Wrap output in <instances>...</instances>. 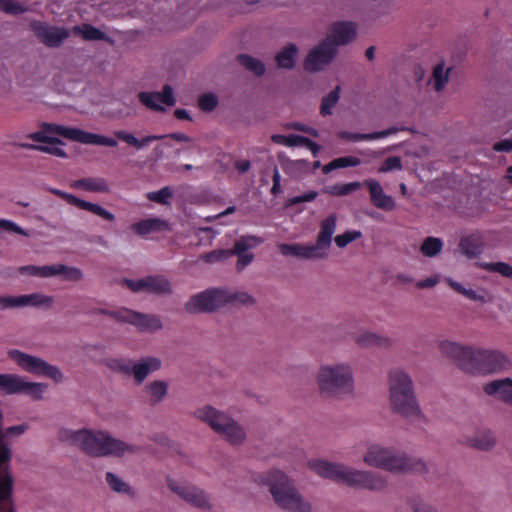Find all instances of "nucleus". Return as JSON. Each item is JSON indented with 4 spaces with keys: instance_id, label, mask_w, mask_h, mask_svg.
Wrapping results in <instances>:
<instances>
[{
    "instance_id": "obj_1",
    "label": "nucleus",
    "mask_w": 512,
    "mask_h": 512,
    "mask_svg": "<svg viewBox=\"0 0 512 512\" xmlns=\"http://www.w3.org/2000/svg\"><path fill=\"white\" fill-rule=\"evenodd\" d=\"M59 137L85 145L106 147H116L118 145L117 141L111 137L58 124H44L39 131L30 133L27 136V138L39 144L18 143L17 145L25 149L40 151L59 158H67V153L62 148L64 143Z\"/></svg>"
},
{
    "instance_id": "obj_2",
    "label": "nucleus",
    "mask_w": 512,
    "mask_h": 512,
    "mask_svg": "<svg viewBox=\"0 0 512 512\" xmlns=\"http://www.w3.org/2000/svg\"><path fill=\"white\" fill-rule=\"evenodd\" d=\"M306 466L321 478L329 479L349 487L382 491L388 486L386 478L374 471L356 469L342 463L330 462L320 458H310Z\"/></svg>"
},
{
    "instance_id": "obj_3",
    "label": "nucleus",
    "mask_w": 512,
    "mask_h": 512,
    "mask_svg": "<svg viewBox=\"0 0 512 512\" xmlns=\"http://www.w3.org/2000/svg\"><path fill=\"white\" fill-rule=\"evenodd\" d=\"M268 487L274 503L288 512H313L312 503L297 489L294 480L280 469H270L259 477Z\"/></svg>"
},
{
    "instance_id": "obj_4",
    "label": "nucleus",
    "mask_w": 512,
    "mask_h": 512,
    "mask_svg": "<svg viewBox=\"0 0 512 512\" xmlns=\"http://www.w3.org/2000/svg\"><path fill=\"white\" fill-rule=\"evenodd\" d=\"M362 461L368 467L392 474H404L425 467L422 460L412 458L401 450L377 442H370L366 445Z\"/></svg>"
},
{
    "instance_id": "obj_5",
    "label": "nucleus",
    "mask_w": 512,
    "mask_h": 512,
    "mask_svg": "<svg viewBox=\"0 0 512 512\" xmlns=\"http://www.w3.org/2000/svg\"><path fill=\"white\" fill-rule=\"evenodd\" d=\"M315 381L319 391L327 396L352 394L354 391V371L348 361L321 364Z\"/></svg>"
},
{
    "instance_id": "obj_6",
    "label": "nucleus",
    "mask_w": 512,
    "mask_h": 512,
    "mask_svg": "<svg viewBox=\"0 0 512 512\" xmlns=\"http://www.w3.org/2000/svg\"><path fill=\"white\" fill-rule=\"evenodd\" d=\"M193 416L208 425L213 432L232 446H242L247 439L245 428L236 419L211 405L197 408Z\"/></svg>"
},
{
    "instance_id": "obj_7",
    "label": "nucleus",
    "mask_w": 512,
    "mask_h": 512,
    "mask_svg": "<svg viewBox=\"0 0 512 512\" xmlns=\"http://www.w3.org/2000/svg\"><path fill=\"white\" fill-rule=\"evenodd\" d=\"M81 450L91 457H123L134 454L137 448L115 438L104 429L85 428Z\"/></svg>"
},
{
    "instance_id": "obj_8",
    "label": "nucleus",
    "mask_w": 512,
    "mask_h": 512,
    "mask_svg": "<svg viewBox=\"0 0 512 512\" xmlns=\"http://www.w3.org/2000/svg\"><path fill=\"white\" fill-rule=\"evenodd\" d=\"M465 372L471 374H490L502 370L508 364L506 355L495 349L471 347Z\"/></svg>"
},
{
    "instance_id": "obj_9",
    "label": "nucleus",
    "mask_w": 512,
    "mask_h": 512,
    "mask_svg": "<svg viewBox=\"0 0 512 512\" xmlns=\"http://www.w3.org/2000/svg\"><path fill=\"white\" fill-rule=\"evenodd\" d=\"M7 355L19 369L27 373L36 376L48 377L56 383H60L64 379L62 371L57 366L49 364L40 357L25 353L18 349H9L7 351Z\"/></svg>"
},
{
    "instance_id": "obj_10",
    "label": "nucleus",
    "mask_w": 512,
    "mask_h": 512,
    "mask_svg": "<svg viewBox=\"0 0 512 512\" xmlns=\"http://www.w3.org/2000/svg\"><path fill=\"white\" fill-rule=\"evenodd\" d=\"M166 485L171 492L186 503L201 509L210 507V497L198 486L173 477L166 478Z\"/></svg>"
},
{
    "instance_id": "obj_11",
    "label": "nucleus",
    "mask_w": 512,
    "mask_h": 512,
    "mask_svg": "<svg viewBox=\"0 0 512 512\" xmlns=\"http://www.w3.org/2000/svg\"><path fill=\"white\" fill-rule=\"evenodd\" d=\"M389 406L393 413L410 422H422L425 416L416 399L415 392H398L388 395Z\"/></svg>"
},
{
    "instance_id": "obj_12",
    "label": "nucleus",
    "mask_w": 512,
    "mask_h": 512,
    "mask_svg": "<svg viewBox=\"0 0 512 512\" xmlns=\"http://www.w3.org/2000/svg\"><path fill=\"white\" fill-rule=\"evenodd\" d=\"M225 306V289H207L191 297L185 304L190 313L210 312Z\"/></svg>"
},
{
    "instance_id": "obj_13",
    "label": "nucleus",
    "mask_w": 512,
    "mask_h": 512,
    "mask_svg": "<svg viewBox=\"0 0 512 512\" xmlns=\"http://www.w3.org/2000/svg\"><path fill=\"white\" fill-rule=\"evenodd\" d=\"M338 49L335 45L323 39L308 53L304 68L310 72H318L329 66L337 55Z\"/></svg>"
},
{
    "instance_id": "obj_14",
    "label": "nucleus",
    "mask_w": 512,
    "mask_h": 512,
    "mask_svg": "<svg viewBox=\"0 0 512 512\" xmlns=\"http://www.w3.org/2000/svg\"><path fill=\"white\" fill-rule=\"evenodd\" d=\"M116 319L134 325L141 332L154 333L163 328L160 317L152 314H142L129 309L115 313Z\"/></svg>"
},
{
    "instance_id": "obj_15",
    "label": "nucleus",
    "mask_w": 512,
    "mask_h": 512,
    "mask_svg": "<svg viewBox=\"0 0 512 512\" xmlns=\"http://www.w3.org/2000/svg\"><path fill=\"white\" fill-rule=\"evenodd\" d=\"M357 35L358 25L356 22L336 21L329 26L324 39L335 45V48L338 49L339 46L348 45L353 42L357 38Z\"/></svg>"
},
{
    "instance_id": "obj_16",
    "label": "nucleus",
    "mask_w": 512,
    "mask_h": 512,
    "mask_svg": "<svg viewBox=\"0 0 512 512\" xmlns=\"http://www.w3.org/2000/svg\"><path fill=\"white\" fill-rule=\"evenodd\" d=\"M138 99L146 108L154 111H165L176 102L174 91L169 85H165L161 92H140Z\"/></svg>"
},
{
    "instance_id": "obj_17",
    "label": "nucleus",
    "mask_w": 512,
    "mask_h": 512,
    "mask_svg": "<svg viewBox=\"0 0 512 512\" xmlns=\"http://www.w3.org/2000/svg\"><path fill=\"white\" fill-rule=\"evenodd\" d=\"M49 191L51 193H53L54 195L61 197L67 203L74 205L79 209L89 211V212L101 217L104 220H107L110 222L115 220L114 214L99 204L88 202L86 200H82V199L74 196L73 194L64 192V191L56 189V188H50Z\"/></svg>"
},
{
    "instance_id": "obj_18",
    "label": "nucleus",
    "mask_w": 512,
    "mask_h": 512,
    "mask_svg": "<svg viewBox=\"0 0 512 512\" xmlns=\"http://www.w3.org/2000/svg\"><path fill=\"white\" fill-rule=\"evenodd\" d=\"M337 220V215L332 213L320 222V230L318 232L316 244H314V246L321 254L323 259L327 258L329 255V249L331 247L333 235L337 228Z\"/></svg>"
},
{
    "instance_id": "obj_19",
    "label": "nucleus",
    "mask_w": 512,
    "mask_h": 512,
    "mask_svg": "<svg viewBox=\"0 0 512 512\" xmlns=\"http://www.w3.org/2000/svg\"><path fill=\"white\" fill-rule=\"evenodd\" d=\"M263 240L257 236H242L240 237L234 245V248L231 249L232 255L238 256L237 261V269L242 270L246 266L252 263L254 260V254L249 252V250L256 248L260 245Z\"/></svg>"
},
{
    "instance_id": "obj_20",
    "label": "nucleus",
    "mask_w": 512,
    "mask_h": 512,
    "mask_svg": "<svg viewBox=\"0 0 512 512\" xmlns=\"http://www.w3.org/2000/svg\"><path fill=\"white\" fill-rule=\"evenodd\" d=\"M31 28L40 41L49 47L59 46L69 36L65 28L48 26L38 21L31 23Z\"/></svg>"
},
{
    "instance_id": "obj_21",
    "label": "nucleus",
    "mask_w": 512,
    "mask_h": 512,
    "mask_svg": "<svg viewBox=\"0 0 512 512\" xmlns=\"http://www.w3.org/2000/svg\"><path fill=\"white\" fill-rule=\"evenodd\" d=\"M471 347L462 345L450 340H441L438 343V349L442 355L452 359L456 365L464 371L466 363L471 353Z\"/></svg>"
},
{
    "instance_id": "obj_22",
    "label": "nucleus",
    "mask_w": 512,
    "mask_h": 512,
    "mask_svg": "<svg viewBox=\"0 0 512 512\" xmlns=\"http://www.w3.org/2000/svg\"><path fill=\"white\" fill-rule=\"evenodd\" d=\"M364 185L367 187L372 204L385 211L395 209L396 203L392 196L385 193L382 185L376 179H366Z\"/></svg>"
},
{
    "instance_id": "obj_23",
    "label": "nucleus",
    "mask_w": 512,
    "mask_h": 512,
    "mask_svg": "<svg viewBox=\"0 0 512 512\" xmlns=\"http://www.w3.org/2000/svg\"><path fill=\"white\" fill-rule=\"evenodd\" d=\"M61 277L64 281L78 282L83 279L81 269L74 266H66L61 263L43 265L41 278Z\"/></svg>"
},
{
    "instance_id": "obj_24",
    "label": "nucleus",
    "mask_w": 512,
    "mask_h": 512,
    "mask_svg": "<svg viewBox=\"0 0 512 512\" xmlns=\"http://www.w3.org/2000/svg\"><path fill=\"white\" fill-rule=\"evenodd\" d=\"M414 384L411 375L402 368L391 369L388 373V395L398 392H413Z\"/></svg>"
},
{
    "instance_id": "obj_25",
    "label": "nucleus",
    "mask_w": 512,
    "mask_h": 512,
    "mask_svg": "<svg viewBox=\"0 0 512 512\" xmlns=\"http://www.w3.org/2000/svg\"><path fill=\"white\" fill-rule=\"evenodd\" d=\"M278 250L284 256H294L300 259H323L314 244H285L277 245Z\"/></svg>"
},
{
    "instance_id": "obj_26",
    "label": "nucleus",
    "mask_w": 512,
    "mask_h": 512,
    "mask_svg": "<svg viewBox=\"0 0 512 512\" xmlns=\"http://www.w3.org/2000/svg\"><path fill=\"white\" fill-rule=\"evenodd\" d=\"M161 368V360L156 357H145L138 361H132L131 375L137 383H142L148 375Z\"/></svg>"
},
{
    "instance_id": "obj_27",
    "label": "nucleus",
    "mask_w": 512,
    "mask_h": 512,
    "mask_svg": "<svg viewBox=\"0 0 512 512\" xmlns=\"http://www.w3.org/2000/svg\"><path fill=\"white\" fill-rule=\"evenodd\" d=\"M485 393L512 405V380H494L484 385Z\"/></svg>"
},
{
    "instance_id": "obj_28",
    "label": "nucleus",
    "mask_w": 512,
    "mask_h": 512,
    "mask_svg": "<svg viewBox=\"0 0 512 512\" xmlns=\"http://www.w3.org/2000/svg\"><path fill=\"white\" fill-rule=\"evenodd\" d=\"M484 249V242L480 234L472 233L463 236L459 242V251L467 258L478 257Z\"/></svg>"
},
{
    "instance_id": "obj_29",
    "label": "nucleus",
    "mask_w": 512,
    "mask_h": 512,
    "mask_svg": "<svg viewBox=\"0 0 512 512\" xmlns=\"http://www.w3.org/2000/svg\"><path fill=\"white\" fill-rule=\"evenodd\" d=\"M54 304L52 296L43 293H31L17 296V308L37 307L51 308Z\"/></svg>"
},
{
    "instance_id": "obj_30",
    "label": "nucleus",
    "mask_w": 512,
    "mask_h": 512,
    "mask_svg": "<svg viewBox=\"0 0 512 512\" xmlns=\"http://www.w3.org/2000/svg\"><path fill=\"white\" fill-rule=\"evenodd\" d=\"M401 129L397 127H391L386 130L373 132V133H367V134H361V133H353L348 131H341L338 133V136L342 139L351 141V142H359V141H372L377 139L386 138L392 134L397 133Z\"/></svg>"
},
{
    "instance_id": "obj_31",
    "label": "nucleus",
    "mask_w": 512,
    "mask_h": 512,
    "mask_svg": "<svg viewBox=\"0 0 512 512\" xmlns=\"http://www.w3.org/2000/svg\"><path fill=\"white\" fill-rule=\"evenodd\" d=\"M465 442L475 448L487 450L496 443L494 433L489 429H478L471 436H467Z\"/></svg>"
},
{
    "instance_id": "obj_32",
    "label": "nucleus",
    "mask_w": 512,
    "mask_h": 512,
    "mask_svg": "<svg viewBox=\"0 0 512 512\" xmlns=\"http://www.w3.org/2000/svg\"><path fill=\"white\" fill-rule=\"evenodd\" d=\"M71 187L94 193H107L110 190L107 181L102 177L82 178L72 182Z\"/></svg>"
},
{
    "instance_id": "obj_33",
    "label": "nucleus",
    "mask_w": 512,
    "mask_h": 512,
    "mask_svg": "<svg viewBox=\"0 0 512 512\" xmlns=\"http://www.w3.org/2000/svg\"><path fill=\"white\" fill-rule=\"evenodd\" d=\"M85 428L71 429L61 427L57 431V439L63 444L75 446L81 450Z\"/></svg>"
},
{
    "instance_id": "obj_34",
    "label": "nucleus",
    "mask_w": 512,
    "mask_h": 512,
    "mask_svg": "<svg viewBox=\"0 0 512 512\" xmlns=\"http://www.w3.org/2000/svg\"><path fill=\"white\" fill-rule=\"evenodd\" d=\"M450 72L451 67L446 66L444 63H438L434 66L429 83L436 92H440L446 87Z\"/></svg>"
},
{
    "instance_id": "obj_35",
    "label": "nucleus",
    "mask_w": 512,
    "mask_h": 512,
    "mask_svg": "<svg viewBox=\"0 0 512 512\" xmlns=\"http://www.w3.org/2000/svg\"><path fill=\"white\" fill-rule=\"evenodd\" d=\"M166 228V222L156 217L141 220L131 226V229L140 236H144L152 232L162 231Z\"/></svg>"
},
{
    "instance_id": "obj_36",
    "label": "nucleus",
    "mask_w": 512,
    "mask_h": 512,
    "mask_svg": "<svg viewBox=\"0 0 512 512\" xmlns=\"http://www.w3.org/2000/svg\"><path fill=\"white\" fill-rule=\"evenodd\" d=\"M144 390L149 402L158 404L167 396L168 384L163 380H156L147 384Z\"/></svg>"
},
{
    "instance_id": "obj_37",
    "label": "nucleus",
    "mask_w": 512,
    "mask_h": 512,
    "mask_svg": "<svg viewBox=\"0 0 512 512\" xmlns=\"http://www.w3.org/2000/svg\"><path fill=\"white\" fill-rule=\"evenodd\" d=\"M256 303L255 298L246 291L225 289V305L234 307L252 306Z\"/></svg>"
},
{
    "instance_id": "obj_38",
    "label": "nucleus",
    "mask_w": 512,
    "mask_h": 512,
    "mask_svg": "<svg viewBox=\"0 0 512 512\" xmlns=\"http://www.w3.org/2000/svg\"><path fill=\"white\" fill-rule=\"evenodd\" d=\"M114 134L119 140L124 141L128 145L136 148L137 150H140L144 148L146 145H148L150 142L159 140L163 137V135H148L143 137L142 139H138L133 134L124 130L116 131Z\"/></svg>"
},
{
    "instance_id": "obj_39",
    "label": "nucleus",
    "mask_w": 512,
    "mask_h": 512,
    "mask_svg": "<svg viewBox=\"0 0 512 512\" xmlns=\"http://www.w3.org/2000/svg\"><path fill=\"white\" fill-rule=\"evenodd\" d=\"M297 55V47L294 44L287 45L276 55L278 66L284 69L293 68L297 60Z\"/></svg>"
},
{
    "instance_id": "obj_40",
    "label": "nucleus",
    "mask_w": 512,
    "mask_h": 512,
    "mask_svg": "<svg viewBox=\"0 0 512 512\" xmlns=\"http://www.w3.org/2000/svg\"><path fill=\"white\" fill-rule=\"evenodd\" d=\"M105 480L108 486L116 493L124 494L129 497H133L135 492L133 488L124 481L120 476L116 475L112 472H107L105 475Z\"/></svg>"
},
{
    "instance_id": "obj_41",
    "label": "nucleus",
    "mask_w": 512,
    "mask_h": 512,
    "mask_svg": "<svg viewBox=\"0 0 512 512\" xmlns=\"http://www.w3.org/2000/svg\"><path fill=\"white\" fill-rule=\"evenodd\" d=\"M171 284L164 276H148L147 277V292L154 294H168L171 293Z\"/></svg>"
},
{
    "instance_id": "obj_42",
    "label": "nucleus",
    "mask_w": 512,
    "mask_h": 512,
    "mask_svg": "<svg viewBox=\"0 0 512 512\" xmlns=\"http://www.w3.org/2000/svg\"><path fill=\"white\" fill-rule=\"evenodd\" d=\"M2 481V486L0 488V512H13L12 481L7 477Z\"/></svg>"
},
{
    "instance_id": "obj_43",
    "label": "nucleus",
    "mask_w": 512,
    "mask_h": 512,
    "mask_svg": "<svg viewBox=\"0 0 512 512\" xmlns=\"http://www.w3.org/2000/svg\"><path fill=\"white\" fill-rule=\"evenodd\" d=\"M361 164V160L358 157L354 156H345L334 159L328 164H325L322 167V171L325 174L332 172L335 169L339 168H347V167H356Z\"/></svg>"
},
{
    "instance_id": "obj_44",
    "label": "nucleus",
    "mask_w": 512,
    "mask_h": 512,
    "mask_svg": "<svg viewBox=\"0 0 512 512\" xmlns=\"http://www.w3.org/2000/svg\"><path fill=\"white\" fill-rule=\"evenodd\" d=\"M443 248V241L437 237H427L420 246V252L423 256L433 258L437 256Z\"/></svg>"
},
{
    "instance_id": "obj_45",
    "label": "nucleus",
    "mask_w": 512,
    "mask_h": 512,
    "mask_svg": "<svg viewBox=\"0 0 512 512\" xmlns=\"http://www.w3.org/2000/svg\"><path fill=\"white\" fill-rule=\"evenodd\" d=\"M105 365L114 372L131 375V359L117 357L108 358L105 360Z\"/></svg>"
},
{
    "instance_id": "obj_46",
    "label": "nucleus",
    "mask_w": 512,
    "mask_h": 512,
    "mask_svg": "<svg viewBox=\"0 0 512 512\" xmlns=\"http://www.w3.org/2000/svg\"><path fill=\"white\" fill-rule=\"evenodd\" d=\"M362 187L360 182H349L345 184H335L325 189V192L333 196H344L351 194Z\"/></svg>"
},
{
    "instance_id": "obj_47",
    "label": "nucleus",
    "mask_w": 512,
    "mask_h": 512,
    "mask_svg": "<svg viewBox=\"0 0 512 512\" xmlns=\"http://www.w3.org/2000/svg\"><path fill=\"white\" fill-rule=\"evenodd\" d=\"M340 98V87L337 86L328 95H326L321 102L320 113L322 116L331 115L333 108Z\"/></svg>"
},
{
    "instance_id": "obj_48",
    "label": "nucleus",
    "mask_w": 512,
    "mask_h": 512,
    "mask_svg": "<svg viewBox=\"0 0 512 512\" xmlns=\"http://www.w3.org/2000/svg\"><path fill=\"white\" fill-rule=\"evenodd\" d=\"M446 281L452 289H454L456 292L462 294L466 298L473 300V301L482 302V303L486 302L485 296L477 293L475 290L467 289L462 284H460L452 279H447Z\"/></svg>"
},
{
    "instance_id": "obj_49",
    "label": "nucleus",
    "mask_w": 512,
    "mask_h": 512,
    "mask_svg": "<svg viewBox=\"0 0 512 512\" xmlns=\"http://www.w3.org/2000/svg\"><path fill=\"white\" fill-rule=\"evenodd\" d=\"M239 63L245 67L246 69L250 70L256 75H262L265 72L264 64L251 56L248 55H240L238 57Z\"/></svg>"
},
{
    "instance_id": "obj_50",
    "label": "nucleus",
    "mask_w": 512,
    "mask_h": 512,
    "mask_svg": "<svg viewBox=\"0 0 512 512\" xmlns=\"http://www.w3.org/2000/svg\"><path fill=\"white\" fill-rule=\"evenodd\" d=\"M73 31L86 40H102L105 37L103 32L91 25L75 26Z\"/></svg>"
},
{
    "instance_id": "obj_51",
    "label": "nucleus",
    "mask_w": 512,
    "mask_h": 512,
    "mask_svg": "<svg viewBox=\"0 0 512 512\" xmlns=\"http://www.w3.org/2000/svg\"><path fill=\"white\" fill-rule=\"evenodd\" d=\"M0 10L9 15H19L28 11V7L16 0H0Z\"/></svg>"
},
{
    "instance_id": "obj_52",
    "label": "nucleus",
    "mask_w": 512,
    "mask_h": 512,
    "mask_svg": "<svg viewBox=\"0 0 512 512\" xmlns=\"http://www.w3.org/2000/svg\"><path fill=\"white\" fill-rule=\"evenodd\" d=\"M355 342L362 347L379 345L381 337L373 332L364 331L355 336Z\"/></svg>"
},
{
    "instance_id": "obj_53",
    "label": "nucleus",
    "mask_w": 512,
    "mask_h": 512,
    "mask_svg": "<svg viewBox=\"0 0 512 512\" xmlns=\"http://www.w3.org/2000/svg\"><path fill=\"white\" fill-rule=\"evenodd\" d=\"M362 233L359 230H348L334 238L337 247L345 248L351 242L361 238Z\"/></svg>"
},
{
    "instance_id": "obj_54",
    "label": "nucleus",
    "mask_w": 512,
    "mask_h": 512,
    "mask_svg": "<svg viewBox=\"0 0 512 512\" xmlns=\"http://www.w3.org/2000/svg\"><path fill=\"white\" fill-rule=\"evenodd\" d=\"M480 266L490 272H498L499 274L512 278V266L504 262L482 263Z\"/></svg>"
},
{
    "instance_id": "obj_55",
    "label": "nucleus",
    "mask_w": 512,
    "mask_h": 512,
    "mask_svg": "<svg viewBox=\"0 0 512 512\" xmlns=\"http://www.w3.org/2000/svg\"><path fill=\"white\" fill-rule=\"evenodd\" d=\"M172 197V191L169 187H164L158 191H152L147 194L150 201L160 204H167Z\"/></svg>"
},
{
    "instance_id": "obj_56",
    "label": "nucleus",
    "mask_w": 512,
    "mask_h": 512,
    "mask_svg": "<svg viewBox=\"0 0 512 512\" xmlns=\"http://www.w3.org/2000/svg\"><path fill=\"white\" fill-rule=\"evenodd\" d=\"M410 506L413 512H438L437 507L433 503L421 498L413 499Z\"/></svg>"
},
{
    "instance_id": "obj_57",
    "label": "nucleus",
    "mask_w": 512,
    "mask_h": 512,
    "mask_svg": "<svg viewBox=\"0 0 512 512\" xmlns=\"http://www.w3.org/2000/svg\"><path fill=\"white\" fill-rule=\"evenodd\" d=\"M402 170V160L398 156L388 157L382 165L379 167V173H388L391 171H399Z\"/></svg>"
},
{
    "instance_id": "obj_58",
    "label": "nucleus",
    "mask_w": 512,
    "mask_h": 512,
    "mask_svg": "<svg viewBox=\"0 0 512 512\" xmlns=\"http://www.w3.org/2000/svg\"><path fill=\"white\" fill-rule=\"evenodd\" d=\"M199 107L203 111H212L218 104V98L215 94H203L198 101Z\"/></svg>"
},
{
    "instance_id": "obj_59",
    "label": "nucleus",
    "mask_w": 512,
    "mask_h": 512,
    "mask_svg": "<svg viewBox=\"0 0 512 512\" xmlns=\"http://www.w3.org/2000/svg\"><path fill=\"white\" fill-rule=\"evenodd\" d=\"M232 256V252L229 249H219L212 251L204 256L206 262L214 263L217 261L225 260Z\"/></svg>"
},
{
    "instance_id": "obj_60",
    "label": "nucleus",
    "mask_w": 512,
    "mask_h": 512,
    "mask_svg": "<svg viewBox=\"0 0 512 512\" xmlns=\"http://www.w3.org/2000/svg\"><path fill=\"white\" fill-rule=\"evenodd\" d=\"M0 227L4 230L11 231L23 236H29L28 232H26L23 228L11 220L0 219Z\"/></svg>"
},
{
    "instance_id": "obj_61",
    "label": "nucleus",
    "mask_w": 512,
    "mask_h": 512,
    "mask_svg": "<svg viewBox=\"0 0 512 512\" xmlns=\"http://www.w3.org/2000/svg\"><path fill=\"white\" fill-rule=\"evenodd\" d=\"M125 283L133 292H147V277L139 280H126Z\"/></svg>"
},
{
    "instance_id": "obj_62",
    "label": "nucleus",
    "mask_w": 512,
    "mask_h": 512,
    "mask_svg": "<svg viewBox=\"0 0 512 512\" xmlns=\"http://www.w3.org/2000/svg\"><path fill=\"white\" fill-rule=\"evenodd\" d=\"M29 429V425L27 423H23V424H19V425H14V426H10V427H7L6 430H5V435L6 436H14V437H17V436H21L23 435L27 430Z\"/></svg>"
},
{
    "instance_id": "obj_63",
    "label": "nucleus",
    "mask_w": 512,
    "mask_h": 512,
    "mask_svg": "<svg viewBox=\"0 0 512 512\" xmlns=\"http://www.w3.org/2000/svg\"><path fill=\"white\" fill-rule=\"evenodd\" d=\"M20 274L41 278L42 266L25 265L18 269Z\"/></svg>"
},
{
    "instance_id": "obj_64",
    "label": "nucleus",
    "mask_w": 512,
    "mask_h": 512,
    "mask_svg": "<svg viewBox=\"0 0 512 512\" xmlns=\"http://www.w3.org/2000/svg\"><path fill=\"white\" fill-rule=\"evenodd\" d=\"M493 150L496 152H511L512 151V138H507L496 142L493 145Z\"/></svg>"
}]
</instances>
